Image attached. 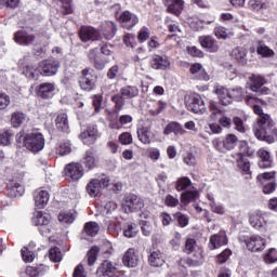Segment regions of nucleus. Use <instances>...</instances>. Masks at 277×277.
Wrapping results in <instances>:
<instances>
[{
    "label": "nucleus",
    "mask_w": 277,
    "mask_h": 277,
    "mask_svg": "<svg viewBox=\"0 0 277 277\" xmlns=\"http://www.w3.org/2000/svg\"><path fill=\"white\" fill-rule=\"evenodd\" d=\"M253 133L258 140L274 144L277 140L276 122L269 115L258 117L256 123L253 127Z\"/></svg>",
    "instance_id": "1"
},
{
    "label": "nucleus",
    "mask_w": 277,
    "mask_h": 277,
    "mask_svg": "<svg viewBox=\"0 0 277 277\" xmlns=\"http://www.w3.org/2000/svg\"><path fill=\"white\" fill-rule=\"evenodd\" d=\"M16 142L19 146H25L30 153H40L44 148V135L38 131H32L24 135L19 132L16 135Z\"/></svg>",
    "instance_id": "2"
},
{
    "label": "nucleus",
    "mask_w": 277,
    "mask_h": 277,
    "mask_svg": "<svg viewBox=\"0 0 277 277\" xmlns=\"http://www.w3.org/2000/svg\"><path fill=\"white\" fill-rule=\"evenodd\" d=\"M111 45L104 44L101 47V53H98V49H92L89 52V60L93 63L94 68L96 70H104L105 66L111 62L109 55H111Z\"/></svg>",
    "instance_id": "3"
},
{
    "label": "nucleus",
    "mask_w": 277,
    "mask_h": 277,
    "mask_svg": "<svg viewBox=\"0 0 277 277\" xmlns=\"http://www.w3.org/2000/svg\"><path fill=\"white\" fill-rule=\"evenodd\" d=\"M186 107L193 114H205L207 111L205 100L198 93H194L186 98Z\"/></svg>",
    "instance_id": "4"
},
{
    "label": "nucleus",
    "mask_w": 277,
    "mask_h": 277,
    "mask_svg": "<svg viewBox=\"0 0 277 277\" xmlns=\"http://www.w3.org/2000/svg\"><path fill=\"white\" fill-rule=\"evenodd\" d=\"M123 202L128 213H137L144 209V199L135 194L124 195Z\"/></svg>",
    "instance_id": "5"
},
{
    "label": "nucleus",
    "mask_w": 277,
    "mask_h": 277,
    "mask_svg": "<svg viewBox=\"0 0 277 277\" xmlns=\"http://www.w3.org/2000/svg\"><path fill=\"white\" fill-rule=\"evenodd\" d=\"M79 83L81 90H85L87 92L94 90V85H96V74H94V69H83Z\"/></svg>",
    "instance_id": "6"
},
{
    "label": "nucleus",
    "mask_w": 277,
    "mask_h": 277,
    "mask_svg": "<svg viewBox=\"0 0 277 277\" xmlns=\"http://www.w3.org/2000/svg\"><path fill=\"white\" fill-rule=\"evenodd\" d=\"M250 90L252 92H258L259 94H269V89L267 87H263L267 83V80L261 75H252L250 77Z\"/></svg>",
    "instance_id": "7"
},
{
    "label": "nucleus",
    "mask_w": 277,
    "mask_h": 277,
    "mask_svg": "<svg viewBox=\"0 0 277 277\" xmlns=\"http://www.w3.org/2000/svg\"><path fill=\"white\" fill-rule=\"evenodd\" d=\"M118 21L123 29H133L140 23V17L135 13L123 11L120 13Z\"/></svg>",
    "instance_id": "8"
},
{
    "label": "nucleus",
    "mask_w": 277,
    "mask_h": 277,
    "mask_svg": "<svg viewBox=\"0 0 277 277\" xmlns=\"http://www.w3.org/2000/svg\"><path fill=\"white\" fill-rule=\"evenodd\" d=\"M64 172L71 181H79L83 176V166L79 162H70L65 167Z\"/></svg>",
    "instance_id": "9"
},
{
    "label": "nucleus",
    "mask_w": 277,
    "mask_h": 277,
    "mask_svg": "<svg viewBox=\"0 0 277 277\" xmlns=\"http://www.w3.org/2000/svg\"><path fill=\"white\" fill-rule=\"evenodd\" d=\"M41 75L45 77H51L53 75H57V70H60V63L57 61H42L39 64Z\"/></svg>",
    "instance_id": "10"
},
{
    "label": "nucleus",
    "mask_w": 277,
    "mask_h": 277,
    "mask_svg": "<svg viewBox=\"0 0 277 277\" xmlns=\"http://www.w3.org/2000/svg\"><path fill=\"white\" fill-rule=\"evenodd\" d=\"M214 94H216L221 105H233V100L230 97V89L217 84L214 87Z\"/></svg>",
    "instance_id": "11"
},
{
    "label": "nucleus",
    "mask_w": 277,
    "mask_h": 277,
    "mask_svg": "<svg viewBox=\"0 0 277 277\" xmlns=\"http://www.w3.org/2000/svg\"><path fill=\"white\" fill-rule=\"evenodd\" d=\"M37 95L40 98L49 100L55 96V83L43 82L37 87Z\"/></svg>",
    "instance_id": "12"
},
{
    "label": "nucleus",
    "mask_w": 277,
    "mask_h": 277,
    "mask_svg": "<svg viewBox=\"0 0 277 277\" xmlns=\"http://www.w3.org/2000/svg\"><path fill=\"white\" fill-rule=\"evenodd\" d=\"M150 66L154 70H168L170 69V58L166 55H154L150 61Z\"/></svg>",
    "instance_id": "13"
},
{
    "label": "nucleus",
    "mask_w": 277,
    "mask_h": 277,
    "mask_svg": "<svg viewBox=\"0 0 277 277\" xmlns=\"http://www.w3.org/2000/svg\"><path fill=\"white\" fill-rule=\"evenodd\" d=\"M82 163L88 170H94L98 164V155H96V150H87L82 157Z\"/></svg>",
    "instance_id": "14"
},
{
    "label": "nucleus",
    "mask_w": 277,
    "mask_h": 277,
    "mask_svg": "<svg viewBox=\"0 0 277 277\" xmlns=\"http://www.w3.org/2000/svg\"><path fill=\"white\" fill-rule=\"evenodd\" d=\"M79 38L82 42H90V40H98L100 34L98 30L90 26H82L79 30Z\"/></svg>",
    "instance_id": "15"
},
{
    "label": "nucleus",
    "mask_w": 277,
    "mask_h": 277,
    "mask_svg": "<svg viewBox=\"0 0 277 277\" xmlns=\"http://www.w3.org/2000/svg\"><path fill=\"white\" fill-rule=\"evenodd\" d=\"M199 43L202 49L209 51V53H217L220 50V45H217V40H215L212 36H201L199 37Z\"/></svg>",
    "instance_id": "16"
},
{
    "label": "nucleus",
    "mask_w": 277,
    "mask_h": 277,
    "mask_svg": "<svg viewBox=\"0 0 277 277\" xmlns=\"http://www.w3.org/2000/svg\"><path fill=\"white\" fill-rule=\"evenodd\" d=\"M49 192L43 189H37L34 193V200L37 209H44L49 205Z\"/></svg>",
    "instance_id": "17"
},
{
    "label": "nucleus",
    "mask_w": 277,
    "mask_h": 277,
    "mask_svg": "<svg viewBox=\"0 0 277 277\" xmlns=\"http://www.w3.org/2000/svg\"><path fill=\"white\" fill-rule=\"evenodd\" d=\"M34 40H36V36L27 32L26 30L16 31L14 35V41L23 47H28V44L34 42Z\"/></svg>",
    "instance_id": "18"
},
{
    "label": "nucleus",
    "mask_w": 277,
    "mask_h": 277,
    "mask_svg": "<svg viewBox=\"0 0 277 277\" xmlns=\"http://www.w3.org/2000/svg\"><path fill=\"white\" fill-rule=\"evenodd\" d=\"M148 263L151 267H161L163 263H166L163 253H161L159 249H155L154 246L153 249L149 250Z\"/></svg>",
    "instance_id": "19"
},
{
    "label": "nucleus",
    "mask_w": 277,
    "mask_h": 277,
    "mask_svg": "<svg viewBox=\"0 0 277 277\" xmlns=\"http://www.w3.org/2000/svg\"><path fill=\"white\" fill-rule=\"evenodd\" d=\"M97 133H98V130L96 129V126H89L87 128V131L80 134V140H82L83 144H87L88 146H90L94 144V142H96Z\"/></svg>",
    "instance_id": "20"
},
{
    "label": "nucleus",
    "mask_w": 277,
    "mask_h": 277,
    "mask_svg": "<svg viewBox=\"0 0 277 277\" xmlns=\"http://www.w3.org/2000/svg\"><path fill=\"white\" fill-rule=\"evenodd\" d=\"M259 157V168H272V163H274V159L272 158V154L265 149V148H260L256 153Z\"/></svg>",
    "instance_id": "21"
},
{
    "label": "nucleus",
    "mask_w": 277,
    "mask_h": 277,
    "mask_svg": "<svg viewBox=\"0 0 277 277\" xmlns=\"http://www.w3.org/2000/svg\"><path fill=\"white\" fill-rule=\"evenodd\" d=\"M137 137L142 144H150L155 140V133L150 131L148 126H141L137 131Z\"/></svg>",
    "instance_id": "22"
},
{
    "label": "nucleus",
    "mask_w": 277,
    "mask_h": 277,
    "mask_svg": "<svg viewBox=\"0 0 277 277\" xmlns=\"http://www.w3.org/2000/svg\"><path fill=\"white\" fill-rule=\"evenodd\" d=\"M162 3L167 8V12L179 16V14L183 12V5L185 2L183 0H162Z\"/></svg>",
    "instance_id": "23"
},
{
    "label": "nucleus",
    "mask_w": 277,
    "mask_h": 277,
    "mask_svg": "<svg viewBox=\"0 0 277 277\" xmlns=\"http://www.w3.org/2000/svg\"><path fill=\"white\" fill-rule=\"evenodd\" d=\"M122 263L126 267H137L140 256L135 253V249H128L122 258Z\"/></svg>",
    "instance_id": "24"
},
{
    "label": "nucleus",
    "mask_w": 277,
    "mask_h": 277,
    "mask_svg": "<svg viewBox=\"0 0 277 277\" xmlns=\"http://www.w3.org/2000/svg\"><path fill=\"white\" fill-rule=\"evenodd\" d=\"M97 274L105 277H118V272L116 271L114 264L107 260L104 261L97 268Z\"/></svg>",
    "instance_id": "25"
},
{
    "label": "nucleus",
    "mask_w": 277,
    "mask_h": 277,
    "mask_svg": "<svg viewBox=\"0 0 277 277\" xmlns=\"http://www.w3.org/2000/svg\"><path fill=\"white\" fill-rule=\"evenodd\" d=\"M189 70L193 79H197L199 81H209V75L200 63L193 64Z\"/></svg>",
    "instance_id": "26"
},
{
    "label": "nucleus",
    "mask_w": 277,
    "mask_h": 277,
    "mask_svg": "<svg viewBox=\"0 0 277 277\" xmlns=\"http://www.w3.org/2000/svg\"><path fill=\"white\" fill-rule=\"evenodd\" d=\"M32 224L35 226H49L51 224V215L47 212L38 211L34 214Z\"/></svg>",
    "instance_id": "27"
},
{
    "label": "nucleus",
    "mask_w": 277,
    "mask_h": 277,
    "mask_svg": "<svg viewBox=\"0 0 277 277\" xmlns=\"http://www.w3.org/2000/svg\"><path fill=\"white\" fill-rule=\"evenodd\" d=\"M233 60L239 62V64H247L248 63V50L241 47H237L232 51Z\"/></svg>",
    "instance_id": "28"
},
{
    "label": "nucleus",
    "mask_w": 277,
    "mask_h": 277,
    "mask_svg": "<svg viewBox=\"0 0 277 277\" xmlns=\"http://www.w3.org/2000/svg\"><path fill=\"white\" fill-rule=\"evenodd\" d=\"M164 135H170V133H174V135H185L187 131L183 129V126L179 122H170L163 130Z\"/></svg>",
    "instance_id": "29"
},
{
    "label": "nucleus",
    "mask_w": 277,
    "mask_h": 277,
    "mask_svg": "<svg viewBox=\"0 0 277 277\" xmlns=\"http://www.w3.org/2000/svg\"><path fill=\"white\" fill-rule=\"evenodd\" d=\"M9 196L11 198H21L25 194V187L16 182H10L8 184Z\"/></svg>",
    "instance_id": "30"
},
{
    "label": "nucleus",
    "mask_w": 277,
    "mask_h": 277,
    "mask_svg": "<svg viewBox=\"0 0 277 277\" xmlns=\"http://www.w3.org/2000/svg\"><path fill=\"white\" fill-rule=\"evenodd\" d=\"M120 94L122 97H124V100L135 98L140 96V89H137L135 85H126L120 89Z\"/></svg>",
    "instance_id": "31"
},
{
    "label": "nucleus",
    "mask_w": 277,
    "mask_h": 277,
    "mask_svg": "<svg viewBox=\"0 0 277 277\" xmlns=\"http://www.w3.org/2000/svg\"><path fill=\"white\" fill-rule=\"evenodd\" d=\"M213 34L217 40H228V38H233V36H235V32L228 31L224 26H216Z\"/></svg>",
    "instance_id": "32"
},
{
    "label": "nucleus",
    "mask_w": 277,
    "mask_h": 277,
    "mask_svg": "<svg viewBox=\"0 0 277 277\" xmlns=\"http://www.w3.org/2000/svg\"><path fill=\"white\" fill-rule=\"evenodd\" d=\"M183 252L186 254H194L196 259H201L202 256V248L196 243H185L183 248Z\"/></svg>",
    "instance_id": "33"
},
{
    "label": "nucleus",
    "mask_w": 277,
    "mask_h": 277,
    "mask_svg": "<svg viewBox=\"0 0 277 277\" xmlns=\"http://www.w3.org/2000/svg\"><path fill=\"white\" fill-rule=\"evenodd\" d=\"M102 189L103 188L101 187V182H98V179L91 180V182L87 185L88 194L93 197L98 196Z\"/></svg>",
    "instance_id": "34"
},
{
    "label": "nucleus",
    "mask_w": 277,
    "mask_h": 277,
    "mask_svg": "<svg viewBox=\"0 0 277 277\" xmlns=\"http://www.w3.org/2000/svg\"><path fill=\"white\" fill-rule=\"evenodd\" d=\"M250 224L253 226V228H263L265 226V217H263V214L260 212H255L250 216Z\"/></svg>",
    "instance_id": "35"
},
{
    "label": "nucleus",
    "mask_w": 277,
    "mask_h": 277,
    "mask_svg": "<svg viewBox=\"0 0 277 277\" xmlns=\"http://www.w3.org/2000/svg\"><path fill=\"white\" fill-rule=\"evenodd\" d=\"M229 94L233 101H236L237 103H241L243 98H246V91L241 87H235L233 89H229Z\"/></svg>",
    "instance_id": "36"
},
{
    "label": "nucleus",
    "mask_w": 277,
    "mask_h": 277,
    "mask_svg": "<svg viewBox=\"0 0 277 277\" xmlns=\"http://www.w3.org/2000/svg\"><path fill=\"white\" fill-rule=\"evenodd\" d=\"M237 166L243 174H250V161L243 157V155H237Z\"/></svg>",
    "instance_id": "37"
},
{
    "label": "nucleus",
    "mask_w": 277,
    "mask_h": 277,
    "mask_svg": "<svg viewBox=\"0 0 277 277\" xmlns=\"http://www.w3.org/2000/svg\"><path fill=\"white\" fill-rule=\"evenodd\" d=\"M55 124L58 131H63V133H66V131H68V115L60 114L56 117Z\"/></svg>",
    "instance_id": "38"
},
{
    "label": "nucleus",
    "mask_w": 277,
    "mask_h": 277,
    "mask_svg": "<svg viewBox=\"0 0 277 277\" xmlns=\"http://www.w3.org/2000/svg\"><path fill=\"white\" fill-rule=\"evenodd\" d=\"M42 71H40V65L38 67L34 65H27L24 68V74L28 79H38L40 77Z\"/></svg>",
    "instance_id": "39"
},
{
    "label": "nucleus",
    "mask_w": 277,
    "mask_h": 277,
    "mask_svg": "<svg viewBox=\"0 0 277 277\" xmlns=\"http://www.w3.org/2000/svg\"><path fill=\"white\" fill-rule=\"evenodd\" d=\"M83 230L89 237H96L98 230H101V226L96 222H89L85 223Z\"/></svg>",
    "instance_id": "40"
},
{
    "label": "nucleus",
    "mask_w": 277,
    "mask_h": 277,
    "mask_svg": "<svg viewBox=\"0 0 277 277\" xmlns=\"http://www.w3.org/2000/svg\"><path fill=\"white\" fill-rule=\"evenodd\" d=\"M237 142H239V138L235 134H227L225 136V140L223 141V146L225 150H233L235 146H237Z\"/></svg>",
    "instance_id": "41"
},
{
    "label": "nucleus",
    "mask_w": 277,
    "mask_h": 277,
    "mask_svg": "<svg viewBox=\"0 0 277 277\" xmlns=\"http://www.w3.org/2000/svg\"><path fill=\"white\" fill-rule=\"evenodd\" d=\"M256 53L262 57H274V50L269 49V47L263 42L258 43Z\"/></svg>",
    "instance_id": "42"
},
{
    "label": "nucleus",
    "mask_w": 277,
    "mask_h": 277,
    "mask_svg": "<svg viewBox=\"0 0 277 277\" xmlns=\"http://www.w3.org/2000/svg\"><path fill=\"white\" fill-rule=\"evenodd\" d=\"M27 120V115L21 111H16L12 114L11 117V123L12 127H14L15 129L18 128L19 124H23V122H25Z\"/></svg>",
    "instance_id": "43"
},
{
    "label": "nucleus",
    "mask_w": 277,
    "mask_h": 277,
    "mask_svg": "<svg viewBox=\"0 0 277 277\" xmlns=\"http://www.w3.org/2000/svg\"><path fill=\"white\" fill-rule=\"evenodd\" d=\"M173 217L177 223V226H180V228H185L189 226V216H187L186 214H183V212L174 213Z\"/></svg>",
    "instance_id": "44"
},
{
    "label": "nucleus",
    "mask_w": 277,
    "mask_h": 277,
    "mask_svg": "<svg viewBox=\"0 0 277 277\" xmlns=\"http://www.w3.org/2000/svg\"><path fill=\"white\" fill-rule=\"evenodd\" d=\"M275 179H276V171L260 173L256 176V181L261 183V185L265 183H272V181H274Z\"/></svg>",
    "instance_id": "45"
},
{
    "label": "nucleus",
    "mask_w": 277,
    "mask_h": 277,
    "mask_svg": "<svg viewBox=\"0 0 277 277\" xmlns=\"http://www.w3.org/2000/svg\"><path fill=\"white\" fill-rule=\"evenodd\" d=\"M107 28L106 30H104V38L106 40H111V38H114V36H116V31L118 30L116 28V24H114V22H106Z\"/></svg>",
    "instance_id": "46"
},
{
    "label": "nucleus",
    "mask_w": 277,
    "mask_h": 277,
    "mask_svg": "<svg viewBox=\"0 0 277 277\" xmlns=\"http://www.w3.org/2000/svg\"><path fill=\"white\" fill-rule=\"evenodd\" d=\"M210 243H228L226 232H220L219 234L211 236Z\"/></svg>",
    "instance_id": "47"
},
{
    "label": "nucleus",
    "mask_w": 277,
    "mask_h": 277,
    "mask_svg": "<svg viewBox=\"0 0 277 277\" xmlns=\"http://www.w3.org/2000/svg\"><path fill=\"white\" fill-rule=\"evenodd\" d=\"M49 258L50 261H53V263H60V261H62V251L60 250V248H51L49 251Z\"/></svg>",
    "instance_id": "48"
},
{
    "label": "nucleus",
    "mask_w": 277,
    "mask_h": 277,
    "mask_svg": "<svg viewBox=\"0 0 277 277\" xmlns=\"http://www.w3.org/2000/svg\"><path fill=\"white\" fill-rule=\"evenodd\" d=\"M58 221L63 224H72L75 222V214L72 212H61L58 214Z\"/></svg>",
    "instance_id": "49"
},
{
    "label": "nucleus",
    "mask_w": 277,
    "mask_h": 277,
    "mask_svg": "<svg viewBox=\"0 0 277 277\" xmlns=\"http://www.w3.org/2000/svg\"><path fill=\"white\" fill-rule=\"evenodd\" d=\"M57 153L61 155V157H64L65 155H70L72 153V148L70 147V142H62L60 146L57 147Z\"/></svg>",
    "instance_id": "50"
},
{
    "label": "nucleus",
    "mask_w": 277,
    "mask_h": 277,
    "mask_svg": "<svg viewBox=\"0 0 277 277\" xmlns=\"http://www.w3.org/2000/svg\"><path fill=\"white\" fill-rule=\"evenodd\" d=\"M116 209H118V205H116L114 201H108L104 205L102 213L103 215H106V217H109V215H111Z\"/></svg>",
    "instance_id": "51"
},
{
    "label": "nucleus",
    "mask_w": 277,
    "mask_h": 277,
    "mask_svg": "<svg viewBox=\"0 0 277 277\" xmlns=\"http://www.w3.org/2000/svg\"><path fill=\"white\" fill-rule=\"evenodd\" d=\"M190 185H192V180H189L188 177H180L176 181L175 189L177 192H183L185 190L186 187H189Z\"/></svg>",
    "instance_id": "52"
},
{
    "label": "nucleus",
    "mask_w": 277,
    "mask_h": 277,
    "mask_svg": "<svg viewBox=\"0 0 277 277\" xmlns=\"http://www.w3.org/2000/svg\"><path fill=\"white\" fill-rule=\"evenodd\" d=\"M196 198H198V192H186L181 195V202L187 205L192 200H196Z\"/></svg>",
    "instance_id": "53"
},
{
    "label": "nucleus",
    "mask_w": 277,
    "mask_h": 277,
    "mask_svg": "<svg viewBox=\"0 0 277 277\" xmlns=\"http://www.w3.org/2000/svg\"><path fill=\"white\" fill-rule=\"evenodd\" d=\"M100 250L101 249H98V247H96V246H93L90 249V251L87 254L89 265H93L94 263H96V254H98Z\"/></svg>",
    "instance_id": "54"
},
{
    "label": "nucleus",
    "mask_w": 277,
    "mask_h": 277,
    "mask_svg": "<svg viewBox=\"0 0 277 277\" xmlns=\"http://www.w3.org/2000/svg\"><path fill=\"white\" fill-rule=\"evenodd\" d=\"M249 5L256 12H261V10H267V3L261 0H250Z\"/></svg>",
    "instance_id": "55"
},
{
    "label": "nucleus",
    "mask_w": 277,
    "mask_h": 277,
    "mask_svg": "<svg viewBox=\"0 0 277 277\" xmlns=\"http://www.w3.org/2000/svg\"><path fill=\"white\" fill-rule=\"evenodd\" d=\"M22 258L25 263H31L34 259H36V255L34 254V251L29 250V248L24 247L22 249Z\"/></svg>",
    "instance_id": "56"
},
{
    "label": "nucleus",
    "mask_w": 277,
    "mask_h": 277,
    "mask_svg": "<svg viewBox=\"0 0 277 277\" xmlns=\"http://www.w3.org/2000/svg\"><path fill=\"white\" fill-rule=\"evenodd\" d=\"M265 263L272 264L277 262V250L272 248L268 252L264 255Z\"/></svg>",
    "instance_id": "57"
},
{
    "label": "nucleus",
    "mask_w": 277,
    "mask_h": 277,
    "mask_svg": "<svg viewBox=\"0 0 277 277\" xmlns=\"http://www.w3.org/2000/svg\"><path fill=\"white\" fill-rule=\"evenodd\" d=\"M163 109H166V103L157 102L154 104V108L149 109V114L150 116H159Z\"/></svg>",
    "instance_id": "58"
},
{
    "label": "nucleus",
    "mask_w": 277,
    "mask_h": 277,
    "mask_svg": "<svg viewBox=\"0 0 277 277\" xmlns=\"http://www.w3.org/2000/svg\"><path fill=\"white\" fill-rule=\"evenodd\" d=\"M119 142L123 146H129V144H133V136L129 132H123L119 135Z\"/></svg>",
    "instance_id": "59"
},
{
    "label": "nucleus",
    "mask_w": 277,
    "mask_h": 277,
    "mask_svg": "<svg viewBox=\"0 0 277 277\" xmlns=\"http://www.w3.org/2000/svg\"><path fill=\"white\" fill-rule=\"evenodd\" d=\"M123 235L128 239L135 237L137 235V227L135 225L129 224L123 230Z\"/></svg>",
    "instance_id": "60"
},
{
    "label": "nucleus",
    "mask_w": 277,
    "mask_h": 277,
    "mask_svg": "<svg viewBox=\"0 0 277 277\" xmlns=\"http://www.w3.org/2000/svg\"><path fill=\"white\" fill-rule=\"evenodd\" d=\"M43 267L44 266H39V267L27 266L26 274L27 276H31V277L41 276Z\"/></svg>",
    "instance_id": "61"
},
{
    "label": "nucleus",
    "mask_w": 277,
    "mask_h": 277,
    "mask_svg": "<svg viewBox=\"0 0 277 277\" xmlns=\"http://www.w3.org/2000/svg\"><path fill=\"white\" fill-rule=\"evenodd\" d=\"M262 187L264 194H274V192H276L277 184L275 181L266 182L265 184H262Z\"/></svg>",
    "instance_id": "62"
},
{
    "label": "nucleus",
    "mask_w": 277,
    "mask_h": 277,
    "mask_svg": "<svg viewBox=\"0 0 277 277\" xmlns=\"http://www.w3.org/2000/svg\"><path fill=\"white\" fill-rule=\"evenodd\" d=\"M11 140H12V132L10 131L0 132V144H2V146H8Z\"/></svg>",
    "instance_id": "63"
},
{
    "label": "nucleus",
    "mask_w": 277,
    "mask_h": 277,
    "mask_svg": "<svg viewBox=\"0 0 277 277\" xmlns=\"http://www.w3.org/2000/svg\"><path fill=\"white\" fill-rule=\"evenodd\" d=\"M246 247L249 252H263L265 250V243H247Z\"/></svg>",
    "instance_id": "64"
}]
</instances>
